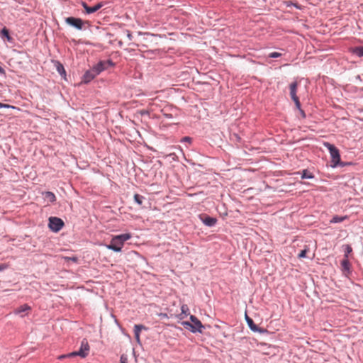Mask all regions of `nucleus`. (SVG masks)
<instances>
[{
  "mask_svg": "<svg viewBox=\"0 0 363 363\" xmlns=\"http://www.w3.org/2000/svg\"><path fill=\"white\" fill-rule=\"evenodd\" d=\"M96 74L94 72L93 68L87 70L82 77V82L84 84H87L90 82L92 79H94L96 77Z\"/></svg>",
  "mask_w": 363,
  "mask_h": 363,
  "instance_id": "obj_11",
  "label": "nucleus"
},
{
  "mask_svg": "<svg viewBox=\"0 0 363 363\" xmlns=\"http://www.w3.org/2000/svg\"><path fill=\"white\" fill-rule=\"evenodd\" d=\"M128 38H130V37H131V34H130V33H129V34L128 35Z\"/></svg>",
  "mask_w": 363,
  "mask_h": 363,
  "instance_id": "obj_38",
  "label": "nucleus"
},
{
  "mask_svg": "<svg viewBox=\"0 0 363 363\" xmlns=\"http://www.w3.org/2000/svg\"><path fill=\"white\" fill-rule=\"evenodd\" d=\"M298 110L300 111L301 115L303 118H305V117H306V114H305L304 111H303L301 108H298Z\"/></svg>",
  "mask_w": 363,
  "mask_h": 363,
  "instance_id": "obj_33",
  "label": "nucleus"
},
{
  "mask_svg": "<svg viewBox=\"0 0 363 363\" xmlns=\"http://www.w3.org/2000/svg\"><path fill=\"white\" fill-rule=\"evenodd\" d=\"M5 268H6V267H5V266H4V265H0V271H1V270H3V269H4Z\"/></svg>",
  "mask_w": 363,
  "mask_h": 363,
  "instance_id": "obj_37",
  "label": "nucleus"
},
{
  "mask_svg": "<svg viewBox=\"0 0 363 363\" xmlns=\"http://www.w3.org/2000/svg\"><path fill=\"white\" fill-rule=\"evenodd\" d=\"M65 259L66 260H72L73 262H77V258L75 257H65Z\"/></svg>",
  "mask_w": 363,
  "mask_h": 363,
  "instance_id": "obj_29",
  "label": "nucleus"
},
{
  "mask_svg": "<svg viewBox=\"0 0 363 363\" xmlns=\"http://www.w3.org/2000/svg\"><path fill=\"white\" fill-rule=\"evenodd\" d=\"M131 238V234L124 233L115 235L112 238L111 243L106 247L114 252H121L124 242Z\"/></svg>",
  "mask_w": 363,
  "mask_h": 363,
  "instance_id": "obj_1",
  "label": "nucleus"
},
{
  "mask_svg": "<svg viewBox=\"0 0 363 363\" xmlns=\"http://www.w3.org/2000/svg\"><path fill=\"white\" fill-rule=\"evenodd\" d=\"M57 69L60 74H65L64 67L60 62H57Z\"/></svg>",
  "mask_w": 363,
  "mask_h": 363,
  "instance_id": "obj_22",
  "label": "nucleus"
},
{
  "mask_svg": "<svg viewBox=\"0 0 363 363\" xmlns=\"http://www.w3.org/2000/svg\"><path fill=\"white\" fill-rule=\"evenodd\" d=\"M345 256L346 257H348V254L352 252V247L350 245H345Z\"/></svg>",
  "mask_w": 363,
  "mask_h": 363,
  "instance_id": "obj_23",
  "label": "nucleus"
},
{
  "mask_svg": "<svg viewBox=\"0 0 363 363\" xmlns=\"http://www.w3.org/2000/svg\"><path fill=\"white\" fill-rule=\"evenodd\" d=\"M135 337L136 341H137L138 342H140V335H138V336H135Z\"/></svg>",
  "mask_w": 363,
  "mask_h": 363,
  "instance_id": "obj_36",
  "label": "nucleus"
},
{
  "mask_svg": "<svg viewBox=\"0 0 363 363\" xmlns=\"http://www.w3.org/2000/svg\"><path fill=\"white\" fill-rule=\"evenodd\" d=\"M324 146L329 150L331 156V166L333 167H337L340 163V155L339 150L333 145L329 143H325Z\"/></svg>",
  "mask_w": 363,
  "mask_h": 363,
  "instance_id": "obj_3",
  "label": "nucleus"
},
{
  "mask_svg": "<svg viewBox=\"0 0 363 363\" xmlns=\"http://www.w3.org/2000/svg\"><path fill=\"white\" fill-rule=\"evenodd\" d=\"M158 315L162 318H168V315L167 313H160L158 314Z\"/></svg>",
  "mask_w": 363,
  "mask_h": 363,
  "instance_id": "obj_30",
  "label": "nucleus"
},
{
  "mask_svg": "<svg viewBox=\"0 0 363 363\" xmlns=\"http://www.w3.org/2000/svg\"><path fill=\"white\" fill-rule=\"evenodd\" d=\"M65 22L78 30H82L84 25V21L81 18L74 17H67L65 18Z\"/></svg>",
  "mask_w": 363,
  "mask_h": 363,
  "instance_id": "obj_7",
  "label": "nucleus"
},
{
  "mask_svg": "<svg viewBox=\"0 0 363 363\" xmlns=\"http://www.w3.org/2000/svg\"><path fill=\"white\" fill-rule=\"evenodd\" d=\"M182 325L186 328L189 330L191 332V329H194V327L192 325V323H189L188 321H183L182 322Z\"/></svg>",
  "mask_w": 363,
  "mask_h": 363,
  "instance_id": "obj_21",
  "label": "nucleus"
},
{
  "mask_svg": "<svg viewBox=\"0 0 363 363\" xmlns=\"http://www.w3.org/2000/svg\"><path fill=\"white\" fill-rule=\"evenodd\" d=\"M30 310V306H29L28 304H23L16 308L13 313L16 315H20L21 317H23L26 315H28Z\"/></svg>",
  "mask_w": 363,
  "mask_h": 363,
  "instance_id": "obj_10",
  "label": "nucleus"
},
{
  "mask_svg": "<svg viewBox=\"0 0 363 363\" xmlns=\"http://www.w3.org/2000/svg\"><path fill=\"white\" fill-rule=\"evenodd\" d=\"M1 34H2V35L5 36L8 39V40H10L11 37L9 35V30L6 28H4L2 29Z\"/></svg>",
  "mask_w": 363,
  "mask_h": 363,
  "instance_id": "obj_24",
  "label": "nucleus"
},
{
  "mask_svg": "<svg viewBox=\"0 0 363 363\" xmlns=\"http://www.w3.org/2000/svg\"><path fill=\"white\" fill-rule=\"evenodd\" d=\"M298 83L294 82L289 86L290 96L291 99L294 101L297 108H300V101L298 97L296 96Z\"/></svg>",
  "mask_w": 363,
  "mask_h": 363,
  "instance_id": "obj_6",
  "label": "nucleus"
},
{
  "mask_svg": "<svg viewBox=\"0 0 363 363\" xmlns=\"http://www.w3.org/2000/svg\"><path fill=\"white\" fill-rule=\"evenodd\" d=\"M286 4L287 6H289L291 4H292L294 6H296L297 9H301V7L299 6H298L296 4H294L292 2H286Z\"/></svg>",
  "mask_w": 363,
  "mask_h": 363,
  "instance_id": "obj_31",
  "label": "nucleus"
},
{
  "mask_svg": "<svg viewBox=\"0 0 363 363\" xmlns=\"http://www.w3.org/2000/svg\"><path fill=\"white\" fill-rule=\"evenodd\" d=\"M190 320L192 322V325L194 327V329H191L192 333H202V329L204 328L203 325L201 323V322L194 315H190Z\"/></svg>",
  "mask_w": 363,
  "mask_h": 363,
  "instance_id": "obj_8",
  "label": "nucleus"
},
{
  "mask_svg": "<svg viewBox=\"0 0 363 363\" xmlns=\"http://www.w3.org/2000/svg\"><path fill=\"white\" fill-rule=\"evenodd\" d=\"M314 177V175L308 172L307 169L303 170L301 172V178L302 179H312Z\"/></svg>",
  "mask_w": 363,
  "mask_h": 363,
  "instance_id": "obj_17",
  "label": "nucleus"
},
{
  "mask_svg": "<svg viewBox=\"0 0 363 363\" xmlns=\"http://www.w3.org/2000/svg\"><path fill=\"white\" fill-rule=\"evenodd\" d=\"M114 63L111 60L107 61H100L96 65H94L92 68L94 72L99 75L101 72L106 69L108 67H113Z\"/></svg>",
  "mask_w": 363,
  "mask_h": 363,
  "instance_id": "obj_5",
  "label": "nucleus"
},
{
  "mask_svg": "<svg viewBox=\"0 0 363 363\" xmlns=\"http://www.w3.org/2000/svg\"><path fill=\"white\" fill-rule=\"evenodd\" d=\"M350 50L358 57H363V46L354 47L351 48Z\"/></svg>",
  "mask_w": 363,
  "mask_h": 363,
  "instance_id": "obj_15",
  "label": "nucleus"
},
{
  "mask_svg": "<svg viewBox=\"0 0 363 363\" xmlns=\"http://www.w3.org/2000/svg\"><path fill=\"white\" fill-rule=\"evenodd\" d=\"M347 264H348V261H347V259H344V260H342V264L344 267H346V266H347Z\"/></svg>",
  "mask_w": 363,
  "mask_h": 363,
  "instance_id": "obj_32",
  "label": "nucleus"
},
{
  "mask_svg": "<svg viewBox=\"0 0 363 363\" xmlns=\"http://www.w3.org/2000/svg\"><path fill=\"white\" fill-rule=\"evenodd\" d=\"M81 4L84 9L85 13L87 14L93 13L99 11L104 6L103 3L101 2L96 4L94 6H89L84 1H82Z\"/></svg>",
  "mask_w": 363,
  "mask_h": 363,
  "instance_id": "obj_9",
  "label": "nucleus"
},
{
  "mask_svg": "<svg viewBox=\"0 0 363 363\" xmlns=\"http://www.w3.org/2000/svg\"><path fill=\"white\" fill-rule=\"evenodd\" d=\"M216 218L210 216H205L203 219V223L207 226H213L216 223Z\"/></svg>",
  "mask_w": 363,
  "mask_h": 363,
  "instance_id": "obj_13",
  "label": "nucleus"
},
{
  "mask_svg": "<svg viewBox=\"0 0 363 363\" xmlns=\"http://www.w3.org/2000/svg\"><path fill=\"white\" fill-rule=\"evenodd\" d=\"M64 225L65 223L61 218H59L57 217H50L49 218L48 226L50 228V230L53 232L60 231Z\"/></svg>",
  "mask_w": 363,
  "mask_h": 363,
  "instance_id": "obj_4",
  "label": "nucleus"
},
{
  "mask_svg": "<svg viewBox=\"0 0 363 363\" xmlns=\"http://www.w3.org/2000/svg\"><path fill=\"white\" fill-rule=\"evenodd\" d=\"M89 349H90V347H89L87 340L84 339L81 342V346L78 351L73 352L69 353L67 354L60 355L58 358L60 359H62L65 357H75V356H79L82 358H84L88 355Z\"/></svg>",
  "mask_w": 363,
  "mask_h": 363,
  "instance_id": "obj_2",
  "label": "nucleus"
},
{
  "mask_svg": "<svg viewBox=\"0 0 363 363\" xmlns=\"http://www.w3.org/2000/svg\"><path fill=\"white\" fill-rule=\"evenodd\" d=\"M143 329H145V327L142 325H135L134 326V333L135 336H138L140 334V332Z\"/></svg>",
  "mask_w": 363,
  "mask_h": 363,
  "instance_id": "obj_18",
  "label": "nucleus"
},
{
  "mask_svg": "<svg viewBox=\"0 0 363 363\" xmlns=\"http://www.w3.org/2000/svg\"><path fill=\"white\" fill-rule=\"evenodd\" d=\"M15 108L14 106H11V105H9V104H2V103H0V108Z\"/></svg>",
  "mask_w": 363,
  "mask_h": 363,
  "instance_id": "obj_28",
  "label": "nucleus"
},
{
  "mask_svg": "<svg viewBox=\"0 0 363 363\" xmlns=\"http://www.w3.org/2000/svg\"><path fill=\"white\" fill-rule=\"evenodd\" d=\"M308 252V249L305 248L304 250H301V252L298 254L299 258H304L306 257V253Z\"/></svg>",
  "mask_w": 363,
  "mask_h": 363,
  "instance_id": "obj_26",
  "label": "nucleus"
},
{
  "mask_svg": "<svg viewBox=\"0 0 363 363\" xmlns=\"http://www.w3.org/2000/svg\"><path fill=\"white\" fill-rule=\"evenodd\" d=\"M120 363H128V358L126 355L122 354L120 358Z\"/></svg>",
  "mask_w": 363,
  "mask_h": 363,
  "instance_id": "obj_27",
  "label": "nucleus"
},
{
  "mask_svg": "<svg viewBox=\"0 0 363 363\" xmlns=\"http://www.w3.org/2000/svg\"><path fill=\"white\" fill-rule=\"evenodd\" d=\"M183 140H184V141H190L191 138L189 137H185V138H183Z\"/></svg>",
  "mask_w": 363,
  "mask_h": 363,
  "instance_id": "obj_34",
  "label": "nucleus"
},
{
  "mask_svg": "<svg viewBox=\"0 0 363 363\" xmlns=\"http://www.w3.org/2000/svg\"><path fill=\"white\" fill-rule=\"evenodd\" d=\"M0 74H5L4 69L0 66Z\"/></svg>",
  "mask_w": 363,
  "mask_h": 363,
  "instance_id": "obj_35",
  "label": "nucleus"
},
{
  "mask_svg": "<svg viewBox=\"0 0 363 363\" xmlns=\"http://www.w3.org/2000/svg\"><path fill=\"white\" fill-rule=\"evenodd\" d=\"M43 195H44L45 199H46L47 201H48L51 203H53L56 200L55 195L51 191H46V192L43 193Z\"/></svg>",
  "mask_w": 363,
  "mask_h": 363,
  "instance_id": "obj_14",
  "label": "nucleus"
},
{
  "mask_svg": "<svg viewBox=\"0 0 363 363\" xmlns=\"http://www.w3.org/2000/svg\"><path fill=\"white\" fill-rule=\"evenodd\" d=\"M182 313L179 315L180 318L182 319L184 317L182 315H187V311H189V308L186 305H182L181 307Z\"/></svg>",
  "mask_w": 363,
  "mask_h": 363,
  "instance_id": "obj_19",
  "label": "nucleus"
},
{
  "mask_svg": "<svg viewBox=\"0 0 363 363\" xmlns=\"http://www.w3.org/2000/svg\"><path fill=\"white\" fill-rule=\"evenodd\" d=\"M281 56V53L280 52H271L269 55V57H272V58H276V57H279Z\"/></svg>",
  "mask_w": 363,
  "mask_h": 363,
  "instance_id": "obj_25",
  "label": "nucleus"
},
{
  "mask_svg": "<svg viewBox=\"0 0 363 363\" xmlns=\"http://www.w3.org/2000/svg\"><path fill=\"white\" fill-rule=\"evenodd\" d=\"M143 196L138 194H135L134 195V201L139 205H141L142 203H143Z\"/></svg>",
  "mask_w": 363,
  "mask_h": 363,
  "instance_id": "obj_20",
  "label": "nucleus"
},
{
  "mask_svg": "<svg viewBox=\"0 0 363 363\" xmlns=\"http://www.w3.org/2000/svg\"><path fill=\"white\" fill-rule=\"evenodd\" d=\"M348 218L347 216H335L333 218L330 220V223H341L344 220H347Z\"/></svg>",
  "mask_w": 363,
  "mask_h": 363,
  "instance_id": "obj_16",
  "label": "nucleus"
},
{
  "mask_svg": "<svg viewBox=\"0 0 363 363\" xmlns=\"http://www.w3.org/2000/svg\"><path fill=\"white\" fill-rule=\"evenodd\" d=\"M246 321L249 328L254 332H261V330L257 327V325L254 323V321L252 318L246 315Z\"/></svg>",
  "mask_w": 363,
  "mask_h": 363,
  "instance_id": "obj_12",
  "label": "nucleus"
}]
</instances>
